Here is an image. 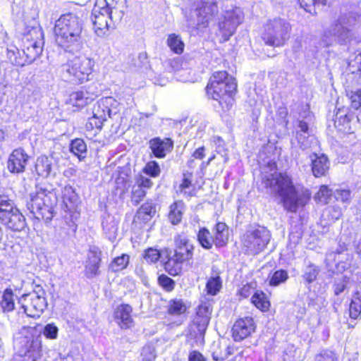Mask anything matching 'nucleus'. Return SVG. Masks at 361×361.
Segmentation results:
<instances>
[{
    "label": "nucleus",
    "instance_id": "f257e3e1",
    "mask_svg": "<svg viewBox=\"0 0 361 361\" xmlns=\"http://www.w3.org/2000/svg\"><path fill=\"white\" fill-rule=\"evenodd\" d=\"M262 183L271 193L281 198L283 208L290 212H297L310 199L308 190H298L289 176L276 171L263 172Z\"/></svg>",
    "mask_w": 361,
    "mask_h": 361
},
{
    "label": "nucleus",
    "instance_id": "f03ea898",
    "mask_svg": "<svg viewBox=\"0 0 361 361\" xmlns=\"http://www.w3.org/2000/svg\"><path fill=\"white\" fill-rule=\"evenodd\" d=\"M83 21L77 15L68 13L55 23L54 34L56 44L66 51H78L82 44Z\"/></svg>",
    "mask_w": 361,
    "mask_h": 361
},
{
    "label": "nucleus",
    "instance_id": "7ed1b4c3",
    "mask_svg": "<svg viewBox=\"0 0 361 361\" xmlns=\"http://www.w3.org/2000/svg\"><path fill=\"white\" fill-rule=\"evenodd\" d=\"M58 202L56 192L42 186H37L36 191L30 194L26 207L37 220L49 223L56 212L54 208Z\"/></svg>",
    "mask_w": 361,
    "mask_h": 361
},
{
    "label": "nucleus",
    "instance_id": "20e7f679",
    "mask_svg": "<svg viewBox=\"0 0 361 361\" xmlns=\"http://www.w3.org/2000/svg\"><path fill=\"white\" fill-rule=\"evenodd\" d=\"M361 18L354 14H349L345 20L339 19L334 23L329 30V35L341 45L355 42L361 43V35L356 33V30L360 27Z\"/></svg>",
    "mask_w": 361,
    "mask_h": 361
},
{
    "label": "nucleus",
    "instance_id": "39448f33",
    "mask_svg": "<svg viewBox=\"0 0 361 361\" xmlns=\"http://www.w3.org/2000/svg\"><path fill=\"white\" fill-rule=\"evenodd\" d=\"M94 61L87 57H75L62 64L59 69L61 76L74 83L90 80Z\"/></svg>",
    "mask_w": 361,
    "mask_h": 361
},
{
    "label": "nucleus",
    "instance_id": "423d86ee",
    "mask_svg": "<svg viewBox=\"0 0 361 361\" xmlns=\"http://www.w3.org/2000/svg\"><path fill=\"white\" fill-rule=\"evenodd\" d=\"M290 31L288 22L282 18H274L266 24L262 39L269 46L281 47L290 38Z\"/></svg>",
    "mask_w": 361,
    "mask_h": 361
},
{
    "label": "nucleus",
    "instance_id": "0eeeda50",
    "mask_svg": "<svg viewBox=\"0 0 361 361\" xmlns=\"http://www.w3.org/2000/svg\"><path fill=\"white\" fill-rule=\"evenodd\" d=\"M27 328L23 327L14 336V346L20 357H27L30 361H36L42 356V340L40 336L32 334L23 335Z\"/></svg>",
    "mask_w": 361,
    "mask_h": 361
},
{
    "label": "nucleus",
    "instance_id": "6e6552de",
    "mask_svg": "<svg viewBox=\"0 0 361 361\" xmlns=\"http://www.w3.org/2000/svg\"><path fill=\"white\" fill-rule=\"evenodd\" d=\"M270 240V231L264 226L257 225L246 231L243 235V245L247 253L256 255L267 247Z\"/></svg>",
    "mask_w": 361,
    "mask_h": 361
},
{
    "label": "nucleus",
    "instance_id": "1a4fd4ad",
    "mask_svg": "<svg viewBox=\"0 0 361 361\" xmlns=\"http://www.w3.org/2000/svg\"><path fill=\"white\" fill-rule=\"evenodd\" d=\"M0 220L14 231H21L26 226L25 216L14 206L13 201L4 195H0Z\"/></svg>",
    "mask_w": 361,
    "mask_h": 361
},
{
    "label": "nucleus",
    "instance_id": "9d476101",
    "mask_svg": "<svg viewBox=\"0 0 361 361\" xmlns=\"http://www.w3.org/2000/svg\"><path fill=\"white\" fill-rule=\"evenodd\" d=\"M24 312L30 317L39 318L47 309L46 292L42 288L23 294L18 298Z\"/></svg>",
    "mask_w": 361,
    "mask_h": 361
},
{
    "label": "nucleus",
    "instance_id": "9b49d317",
    "mask_svg": "<svg viewBox=\"0 0 361 361\" xmlns=\"http://www.w3.org/2000/svg\"><path fill=\"white\" fill-rule=\"evenodd\" d=\"M24 49H22L26 64L35 61L42 54L44 44V32L39 27H32L23 38Z\"/></svg>",
    "mask_w": 361,
    "mask_h": 361
},
{
    "label": "nucleus",
    "instance_id": "f8f14e48",
    "mask_svg": "<svg viewBox=\"0 0 361 361\" xmlns=\"http://www.w3.org/2000/svg\"><path fill=\"white\" fill-rule=\"evenodd\" d=\"M243 13L240 8L235 7L225 11L218 23L219 31L224 40H228L235 32L236 27L243 22Z\"/></svg>",
    "mask_w": 361,
    "mask_h": 361
},
{
    "label": "nucleus",
    "instance_id": "ddd939ff",
    "mask_svg": "<svg viewBox=\"0 0 361 361\" xmlns=\"http://www.w3.org/2000/svg\"><path fill=\"white\" fill-rule=\"evenodd\" d=\"M221 85H224V93L237 91L235 79L228 75L226 71H221L214 72L211 76L206 87L207 93H216L217 90L220 91Z\"/></svg>",
    "mask_w": 361,
    "mask_h": 361
},
{
    "label": "nucleus",
    "instance_id": "4468645a",
    "mask_svg": "<svg viewBox=\"0 0 361 361\" xmlns=\"http://www.w3.org/2000/svg\"><path fill=\"white\" fill-rule=\"evenodd\" d=\"M108 7L95 6L91 15V20L93 23L95 32L98 35L105 34L110 28H114V24L109 21Z\"/></svg>",
    "mask_w": 361,
    "mask_h": 361
},
{
    "label": "nucleus",
    "instance_id": "2eb2a0df",
    "mask_svg": "<svg viewBox=\"0 0 361 361\" xmlns=\"http://www.w3.org/2000/svg\"><path fill=\"white\" fill-rule=\"evenodd\" d=\"M102 251L97 246H90L87 253V260L85 267V275L87 279H93L100 274Z\"/></svg>",
    "mask_w": 361,
    "mask_h": 361
},
{
    "label": "nucleus",
    "instance_id": "dca6fc26",
    "mask_svg": "<svg viewBox=\"0 0 361 361\" xmlns=\"http://www.w3.org/2000/svg\"><path fill=\"white\" fill-rule=\"evenodd\" d=\"M29 156L21 148L15 149L8 157L7 168L11 173H20L25 171Z\"/></svg>",
    "mask_w": 361,
    "mask_h": 361
},
{
    "label": "nucleus",
    "instance_id": "f3484780",
    "mask_svg": "<svg viewBox=\"0 0 361 361\" xmlns=\"http://www.w3.org/2000/svg\"><path fill=\"white\" fill-rule=\"evenodd\" d=\"M255 330V324L252 317L237 320L232 328V336L235 341L239 342L248 337Z\"/></svg>",
    "mask_w": 361,
    "mask_h": 361
},
{
    "label": "nucleus",
    "instance_id": "a211bd4d",
    "mask_svg": "<svg viewBox=\"0 0 361 361\" xmlns=\"http://www.w3.org/2000/svg\"><path fill=\"white\" fill-rule=\"evenodd\" d=\"M353 255L350 252H328L326 261L335 263L336 271L343 272L351 267Z\"/></svg>",
    "mask_w": 361,
    "mask_h": 361
},
{
    "label": "nucleus",
    "instance_id": "6ab92c4d",
    "mask_svg": "<svg viewBox=\"0 0 361 361\" xmlns=\"http://www.w3.org/2000/svg\"><path fill=\"white\" fill-rule=\"evenodd\" d=\"M149 147L157 158H164L167 152L173 149V141L169 137L161 139L159 137L152 138L149 141Z\"/></svg>",
    "mask_w": 361,
    "mask_h": 361
},
{
    "label": "nucleus",
    "instance_id": "aec40b11",
    "mask_svg": "<svg viewBox=\"0 0 361 361\" xmlns=\"http://www.w3.org/2000/svg\"><path fill=\"white\" fill-rule=\"evenodd\" d=\"M94 86L73 92L70 95L71 103L77 107H83L91 103L98 95Z\"/></svg>",
    "mask_w": 361,
    "mask_h": 361
},
{
    "label": "nucleus",
    "instance_id": "412c9836",
    "mask_svg": "<svg viewBox=\"0 0 361 361\" xmlns=\"http://www.w3.org/2000/svg\"><path fill=\"white\" fill-rule=\"evenodd\" d=\"M196 12L198 24L206 26L207 23L218 12V7L215 0H202V6Z\"/></svg>",
    "mask_w": 361,
    "mask_h": 361
},
{
    "label": "nucleus",
    "instance_id": "4be33fe9",
    "mask_svg": "<svg viewBox=\"0 0 361 361\" xmlns=\"http://www.w3.org/2000/svg\"><path fill=\"white\" fill-rule=\"evenodd\" d=\"M35 171L39 176L44 178L54 177L56 174L57 166L53 158L40 156L36 160Z\"/></svg>",
    "mask_w": 361,
    "mask_h": 361
},
{
    "label": "nucleus",
    "instance_id": "5701e85b",
    "mask_svg": "<svg viewBox=\"0 0 361 361\" xmlns=\"http://www.w3.org/2000/svg\"><path fill=\"white\" fill-rule=\"evenodd\" d=\"M312 164V171L316 178L324 176L329 169V160L324 154L319 155L316 153H312L310 156Z\"/></svg>",
    "mask_w": 361,
    "mask_h": 361
},
{
    "label": "nucleus",
    "instance_id": "b1692460",
    "mask_svg": "<svg viewBox=\"0 0 361 361\" xmlns=\"http://www.w3.org/2000/svg\"><path fill=\"white\" fill-rule=\"evenodd\" d=\"M186 310L187 306L183 299H172L169 300L167 305V313L169 316L177 318L176 321L173 322L177 326L180 325L185 319Z\"/></svg>",
    "mask_w": 361,
    "mask_h": 361
},
{
    "label": "nucleus",
    "instance_id": "393cba45",
    "mask_svg": "<svg viewBox=\"0 0 361 361\" xmlns=\"http://www.w3.org/2000/svg\"><path fill=\"white\" fill-rule=\"evenodd\" d=\"M348 312L350 320L347 322L348 327L353 329L357 324V319L361 316V287L353 296L349 305Z\"/></svg>",
    "mask_w": 361,
    "mask_h": 361
},
{
    "label": "nucleus",
    "instance_id": "a878e982",
    "mask_svg": "<svg viewBox=\"0 0 361 361\" xmlns=\"http://www.w3.org/2000/svg\"><path fill=\"white\" fill-rule=\"evenodd\" d=\"M132 307L129 305H121L114 310V319L121 329H128L133 323L131 317Z\"/></svg>",
    "mask_w": 361,
    "mask_h": 361
},
{
    "label": "nucleus",
    "instance_id": "bb28decb",
    "mask_svg": "<svg viewBox=\"0 0 361 361\" xmlns=\"http://www.w3.org/2000/svg\"><path fill=\"white\" fill-rule=\"evenodd\" d=\"M62 194L65 209L73 210L78 208L80 202V198L72 186L66 185L62 190Z\"/></svg>",
    "mask_w": 361,
    "mask_h": 361
},
{
    "label": "nucleus",
    "instance_id": "cd10ccee",
    "mask_svg": "<svg viewBox=\"0 0 361 361\" xmlns=\"http://www.w3.org/2000/svg\"><path fill=\"white\" fill-rule=\"evenodd\" d=\"M214 245L217 247H224L228 241V228L225 223H217L214 229Z\"/></svg>",
    "mask_w": 361,
    "mask_h": 361
},
{
    "label": "nucleus",
    "instance_id": "c85d7f7f",
    "mask_svg": "<svg viewBox=\"0 0 361 361\" xmlns=\"http://www.w3.org/2000/svg\"><path fill=\"white\" fill-rule=\"evenodd\" d=\"M220 91L217 90L216 93H207V95L212 99L219 102V104L224 108V104L226 108H229L232 105L233 101V96L236 92H224V85H221Z\"/></svg>",
    "mask_w": 361,
    "mask_h": 361
},
{
    "label": "nucleus",
    "instance_id": "c756f323",
    "mask_svg": "<svg viewBox=\"0 0 361 361\" xmlns=\"http://www.w3.org/2000/svg\"><path fill=\"white\" fill-rule=\"evenodd\" d=\"M155 214V204L152 200H148L139 208L135 216L144 222H147L152 219Z\"/></svg>",
    "mask_w": 361,
    "mask_h": 361
},
{
    "label": "nucleus",
    "instance_id": "7c9ffc66",
    "mask_svg": "<svg viewBox=\"0 0 361 361\" xmlns=\"http://www.w3.org/2000/svg\"><path fill=\"white\" fill-rule=\"evenodd\" d=\"M209 321L210 317H195L190 326V333L193 334L195 337L204 336Z\"/></svg>",
    "mask_w": 361,
    "mask_h": 361
},
{
    "label": "nucleus",
    "instance_id": "2f4dec72",
    "mask_svg": "<svg viewBox=\"0 0 361 361\" xmlns=\"http://www.w3.org/2000/svg\"><path fill=\"white\" fill-rule=\"evenodd\" d=\"M102 225L106 238L111 241L114 240L118 231V222L115 218L107 216L103 219Z\"/></svg>",
    "mask_w": 361,
    "mask_h": 361
},
{
    "label": "nucleus",
    "instance_id": "473e14b6",
    "mask_svg": "<svg viewBox=\"0 0 361 361\" xmlns=\"http://www.w3.org/2000/svg\"><path fill=\"white\" fill-rule=\"evenodd\" d=\"M0 307L4 313L12 312L15 309L14 293L11 288H6L0 301Z\"/></svg>",
    "mask_w": 361,
    "mask_h": 361
},
{
    "label": "nucleus",
    "instance_id": "72a5a7b5",
    "mask_svg": "<svg viewBox=\"0 0 361 361\" xmlns=\"http://www.w3.org/2000/svg\"><path fill=\"white\" fill-rule=\"evenodd\" d=\"M7 59L13 66L23 67L27 65L23 51L16 46H10L7 48Z\"/></svg>",
    "mask_w": 361,
    "mask_h": 361
},
{
    "label": "nucleus",
    "instance_id": "f704fd0d",
    "mask_svg": "<svg viewBox=\"0 0 361 361\" xmlns=\"http://www.w3.org/2000/svg\"><path fill=\"white\" fill-rule=\"evenodd\" d=\"M183 261L174 256L170 257L164 264L166 271L171 276H176L181 274Z\"/></svg>",
    "mask_w": 361,
    "mask_h": 361
},
{
    "label": "nucleus",
    "instance_id": "c9c22d12",
    "mask_svg": "<svg viewBox=\"0 0 361 361\" xmlns=\"http://www.w3.org/2000/svg\"><path fill=\"white\" fill-rule=\"evenodd\" d=\"M70 151L80 161L87 157V145L85 141L80 138H76L71 141Z\"/></svg>",
    "mask_w": 361,
    "mask_h": 361
},
{
    "label": "nucleus",
    "instance_id": "e433bc0d",
    "mask_svg": "<svg viewBox=\"0 0 361 361\" xmlns=\"http://www.w3.org/2000/svg\"><path fill=\"white\" fill-rule=\"evenodd\" d=\"M197 237L200 245L204 249L210 250L212 247L213 244H214V236L205 227L199 230Z\"/></svg>",
    "mask_w": 361,
    "mask_h": 361
},
{
    "label": "nucleus",
    "instance_id": "4c0bfd02",
    "mask_svg": "<svg viewBox=\"0 0 361 361\" xmlns=\"http://www.w3.org/2000/svg\"><path fill=\"white\" fill-rule=\"evenodd\" d=\"M300 6L311 14H317V10L329 4L328 0H298Z\"/></svg>",
    "mask_w": 361,
    "mask_h": 361
},
{
    "label": "nucleus",
    "instance_id": "58836bf2",
    "mask_svg": "<svg viewBox=\"0 0 361 361\" xmlns=\"http://www.w3.org/2000/svg\"><path fill=\"white\" fill-rule=\"evenodd\" d=\"M106 121L105 115H102L99 111H94V115L89 119L85 125L87 130H92L96 128L100 130L103 126V122Z\"/></svg>",
    "mask_w": 361,
    "mask_h": 361
},
{
    "label": "nucleus",
    "instance_id": "ea45409f",
    "mask_svg": "<svg viewBox=\"0 0 361 361\" xmlns=\"http://www.w3.org/2000/svg\"><path fill=\"white\" fill-rule=\"evenodd\" d=\"M167 44L171 50L177 54L183 53L184 50V43L180 37L176 34H171L167 39Z\"/></svg>",
    "mask_w": 361,
    "mask_h": 361
},
{
    "label": "nucleus",
    "instance_id": "a19ab883",
    "mask_svg": "<svg viewBox=\"0 0 361 361\" xmlns=\"http://www.w3.org/2000/svg\"><path fill=\"white\" fill-rule=\"evenodd\" d=\"M252 302L259 310L266 311L270 306L265 293L262 291H256L251 298Z\"/></svg>",
    "mask_w": 361,
    "mask_h": 361
},
{
    "label": "nucleus",
    "instance_id": "79ce46f5",
    "mask_svg": "<svg viewBox=\"0 0 361 361\" xmlns=\"http://www.w3.org/2000/svg\"><path fill=\"white\" fill-rule=\"evenodd\" d=\"M113 105H119L118 102L111 97H106L101 99L98 102L97 109L95 111H99L102 115H105L107 118V109Z\"/></svg>",
    "mask_w": 361,
    "mask_h": 361
},
{
    "label": "nucleus",
    "instance_id": "37998d69",
    "mask_svg": "<svg viewBox=\"0 0 361 361\" xmlns=\"http://www.w3.org/2000/svg\"><path fill=\"white\" fill-rule=\"evenodd\" d=\"M191 177V173H183V178L181 184L179 186L180 192L183 193L186 197H194L196 195L195 188L190 191L186 190L187 188H189L192 185V180L190 179Z\"/></svg>",
    "mask_w": 361,
    "mask_h": 361
},
{
    "label": "nucleus",
    "instance_id": "c03bdc74",
    "mask_svg": "<svg viewBox=\"0 0 361 361\" xmlns=\"http://www.w3.org/2000/svg\"><path fill=\"white\" fill-rule=\"evenodd\" d=\"M129 262V256L123 254L121 256L118 257L109 265V270L113 272H117L126 268Z\"/></svg>",
    "mask_w": 361,
    "mask_h": 361
},
{
    "label": "nucleus",
    "instance_id": "a18cd8bd",
    "mask_svg": "<svg viewBox=\"0 0 361 361\" xmlns=\"http://www.w3.org/2000/svg\"><path fill=\"white\" fill-rule=\"evenodd\" d=\"M319 273V269L317 266L310 263L303 270L302 277L308 283L314 282Z\"/></svg>",
    "mask_w": 361,
    "mask_h": 361
},
{
    "label": "nucleus",
    "instance_id": "49530a36",
    "mask_svg": "<svg viewBox=\"0 0 361 361\" xmlns=\"http://www.w3.org/2000/svg\"><path fill=\"white\" fill-rule=\"evenodd\" d=\"M104 1L106 7H108L109 8V13H111V14L109 15V21L114 25L116 23H118L121 20L124 16V13L117 7L111 5L109 0H104Z\"/></svg>",
    "mask_w": 361,
    "mask_h": 361
},
{
    "label": "nucleus",
    "instance_id": "de8ad7c7",
    "mask_svg": "<svg viewBox=\"0 0 361 361\" xmlns=\"http://www.w3.org/2000/svg\"><path fill=\"white\" fill-rule=\"evenodd\" d=\"M288 279L287 271L284 269L277 270L274 272L269 279V285L276 286L281 283H285Z\"/></svg>",
    "mask_w": 361,
    "mask_h": 361
},
{
    "label": "nucleus",
    "instance_id": "09e8293b",
    "mask_svg": "<svg viewBox=\"0 0 361 361\" xmlns=\"http://www.w3.org/2000/svg\"><path fill=\"white\" fill-rule=\"evenodd\" d=\"M332 191L326 185H322L314 196L317 202L322 204H327L331 197Z\"/></svg>",
    "mask_w": 361,
    "mask_h": 361
},
{
    "label": "nucleus",
    "instance_id": "8fccbe9b",
    "mask_svg": "<svg viewBox=\"0 0 361 361\" xmlns=\"http://www.w3.org/2000/svg\"><path fill=\"white\" fill-rule=\"evenodd\" d=\"M183 212L180 205L178 203H173L170 207V212L169 214V219L171 224L176 225L179 224L182 219Z\"/></svg>",
    "mask_w": 361,
    "mask_h": 361
},
{
    "label": "nucleus",
    "instance_id": "3c124183",
    "mask_svg": "<svg viewBox=\"0 0 361 361\" xmlns=\"http://www.w3.org/2000/svg\"><path fill=\"white\" fill-rule=\"evenodd\" d=\"M194 246H188L184 248H175L173 256L180 259V261L186 262L192 258Z\"/></svg>",
    "mask_w": 361,
    "mask_h": 361
},
{
    "label": "nucleus",
    "instance_id": "603ef678",
    "mask_svg": "<svg viewBox=\"0 0 361 361\" xmlns=\"http://www.w3.org/2000/svg\"><path fill=\"white\" fill-rule=\"evenodd\" d=\"M221 287V281L219 276L210 278L207 284L206 288L207 293L212 295H215Z\"/></svg>",
    "mask_w": 361,
    "mask_h": 361
},
{
    "label": "nucleus",
    "instance_id": "864d4df0",
    "mask_svg": "<svg viewBox=\"0 0 361 361\" xmlns=\"http://www.w3.org/2000/svg\"><path fill=\"white\" fill-rule=\"evenodd\" d=\"M143 172L151 177L155 178L159 176L161 170L157 161H151L145 165Z\"/></svg>",
    "mask_w": 361,
    "mask_h": 361
},
{
    "label": "nucleus",
    "instance_id": "5fc2aeb1",
    "mask_svg": "<svg viewBox=\"0 0 361 361\" xmlns=\"http://www.w3.org/2000/svg\"><path fill=\"white\" fill-rule=\"evenodd\" d=\"M158 283L167 292L172 291L176 286L174 280L165 274H161L158 277Z\"/></svg>",
    "mask_w": 361,
    "mask_h": 361
},
{
    "label": "nucleus",
    "instance_id": "6e6d98bb",
    "mask_svg": "<svg viewBox=\"0 0 361 361\" xmlns=\"http://www.w3.org/2000/svg\"><path fill=\"white\" fill-rule=\"evenodd\" d=\"M146 195V190L140 186L133 185L132 189L131 201L135 206H137Z\"/></svg>",
    "mask_w": 361,
    "mask_h": 361
},
{
    "label": "nucleus",
    "instance_id": "4d7b16f0",
    "mask_svg": "<svg viewBox=\"0 0 361 361\" xmlns=\"http://www.w3.org/2000/svg\"><path fill=\"white\" fill-rule=\"evenodd\" d=\"M348 282V279L345 276H342L338 279H336L333 284V290L335 295H339L346 288Z\"/></svg>",
    "mask_w": 361,
    "mask_h": 361
},
{
    "label": "nucleus",
    "instance_id": "13d9d810",
    "mask_svg": "<svg viewBox=\"0 0 361 361\" xmlns=\"http://www.w3.org/2000/svg\"><path fill=\"white\" fill-rule=\"evenodd\" d=\"M161 257L159 250L149 247L144 251L143 257L149 263H156Z\"/></svg>",
    "mask_w": 361,
    "mask_h": 361
},
{
    "label": "nucleus",
    "instance_id": "bf43d9fd",
    "mask_svg": "<svg viewBox=\"0 0 361 361\" xmlns=\"http://www.w3.org/2000/svg\"><path fill=\"white\" fill-rule=\"evenodd\" d=\"M212 312V306L209 302H202L199 305L195 317H210Z\"/></svg>",
    "mask_w": 361,
    "mask_h": 361
},
{
    "label": "nucleus",
    "instance_id": "052dcab7",
    "mask_svg": "<svg viewBox=\"0 0 361 361\" xmlns=\"http://www.w3.org/2000/svg\"><path fill=\"white\" fill-rule=\"evenodd\" d=\"M314 361H338V359L335 353L325 350L315 356Z\"/></svg>",
    "mask_w": 361,
    "mask_h": 361
},
{
    "label": "nucleus",
    "instance_id": "680f3d73",
    "mask_svg": "<svg viewBox=\"0 0 361 361\" xmlns=\"http://www.w3.org/2000/svg\"><path fill=\"white\" fill-rule=\"evenodd\" d=\"M175 243V248H184L190 247V246H193L192 243H190V240L187 237V235L184 233L178 234L174 238Z\"/></svg>",
    "mask_w": 361,
    "mask_h": 361
},
{
    "label": "nucleus",
    "instance_id": "e2e57ef3",
    "mask_svg": "<svg viewBox=\"0 0 361 361\" xmlns=\"http://www.w3.org/2000/svg\"><path fill=\"white\" fill-rule=\"evenodd\" d=\"M58 327L54 324H47L43 330V334L44 336L49 339H56L58 336Z\"/></svg>",
    "mask_w": 361,
    "mask_h": 361
},
{
    "label": "nucleus",
    "instance_id": "0e129e2a",
    "mask_svg": "<svg viewBox=\"0 0 361 361\" xmlns=\"http://www.w3.org/2000/svg\"><path fill=\"white\" fill-rule=\"evenodd\" d=\"M348 66L352 73L355 72L352 68L357 66V70L361 68V52H355L350 56Z\"/></svg>",
    "mask_w": 361,
    "mask_h": 361
},
{
    "label": "nucleus",
    "instance_id": "69168bd1",
    "mask_svg": "<svg viewBox=\"0 0 361 361\" xmlns=\"http://www.w3.org/2000/svg\"><path fill=\"white\" fill-rule=\"evenodd\" d=\"M141 356L144 361H151L156 357L154 348L151 345H145L141 351Z\"/></svg>",
    "mask_w": 361,
    "mask_h": 361
},
{
    "label": "nucleus",
    "instance_id": "338daca9",
    "mask_svg": "<svg viewBox=\"0 0 361 361\" xmlns=\"http://www.w3.org/2000/svg\"><path fill=\"white\" fill-rule=\"evenodd\" d=\"M310 133H296V139L300 147L302 149H307L310 146L309 137Z\"/></svg>",
    "mask_w": 361,
    "mask_h": 361
},
{
    "label": "nucleus",
    "instance_id": "774afa93",
    "mask_svg": "<svg viewBox=\"0 0 361 361\" xmlns=\"http://www.w3.org/2000/svg\"><path fill=\"white\" fill-rule=\"evenodd\" d=\"M351 106L355 109L361 107V89L350 92Z\"/></svg>",
    "mask_w": 361,
    "mask_h": 361
}]
</instances>
